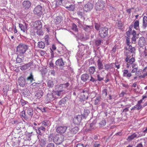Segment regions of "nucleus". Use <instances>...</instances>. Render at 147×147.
<instances>
[{"instance_id": "obj_1", "label": "nucleus", "mask_w": 147, "mask_h": 147, "mask_svg": "<svg viewBox=\"0 0 147 147\" xmlns=\"http://www.w3.org/2000/svg\"><path fill=\"white\" fill-rule=\"evenodd\" d=\"M131 53H130V52L129 51H126L125 53V55L126 57L125 60L127 62L126 66L128 68H130L131 66H132L133 65L136 64L135 63H134L135 61V59L134 57H132L130 59L131 57Z\"/></svg>"}, {"instance_id": "obj_2", "label": "nucleus", "mask_w": 147, "mask_h": 147, "mask_svg": "<svg viewBox=\"0 0 147 147\" xmlns=\"http://www.w3.org/2000/svg\"><path fill=\"white\" fill-rule=\"evenodd\" d=\"M27 49L28 46L26 45L20 44L17 47V52L18 55L23 56Z\"/></svg>"}, {"instance_id": "obj_3", "label": "nucleus", "mask_w": 147, "mask_h": 147, "mask_svg": "<svg viewBox=\"0 0 147 147\" xmlns=\"http://www.w3.org/2000/svg\"><path fill=\"white\" fill-rule=\"evenodd\" d=\"M64 138V137L63 135L57 134L53 138V141L56 144H59L63 141Z\"/></svg>"}, {"instance_id": "obj_4", "label": "nucleus", "mask_w": 147, "mask_h": 147, "mask_svg": "<svg viewBox=\"0 0 147 147\" xmlns=\"http://www.w3.org/2000/svg\"><path fill=\"white\" fill-rule=\"evenodd\" d=\"M108 29L106 27L100 28L99 31V35L101 38H104L108 34Z\"/></svg>"}, {"instance_id": "obj_5", "label": "nucleus", "mask_w": 147, "mask_h": 147, "mask_svg": "<svg viewBox=\"0 0 147 147\" xmlns=\"http://www.w3.org/2000/svg\"><path fill=\"white\" fill-rule=\"evenodd\" d=\"M81 93L83 94L82 95L80 98V101L82 102L88 99L89 95V92L87 88H85L82 90L81 92Z\"/></svg>"}, {"instance_id": "obj_6", "label": "nucleus", "mask_w": 147, "mask_h": 147, "mask_svg": "<svg viewBox=\"0 0 147 147\" xmlns=\"http://www.w3.org/2000/svg\"><path fill=\"white\" fill-rule=\"evenodd\" d=\"M134 24L131 25L129 27V30L127 32V34H130L131 32L132 31V28H134L136 30H138L139 28V22L138 20H136L134 21L133 23Z\"/></svg>"}, {"instance_id": "obj_7", "label": "nucleus", "mask_w": 147, "mask_h": 147, "mask_svg": "<svg viewBox=\"0 0 147 147\" xmlns=\"http://www.w3.org/2000/svg\"><path fill=\"white\" fill-rule=\"evenodd\" d=\"M42 7L40 5H38L34 8L33 12L34 14L39 17L41 16L42 13Z\"/></svg>"}, {"instance_id": "obj_8", "label": "nucleus", "mask_w": 147, "mask_h": 147, "mask_svg": "<svg viewBox=\"0 0 147 147\" xmlns=\"http://www.w3.org/2000/svg\"><path fill=\"white\" fill-rule=\"evenodd\" d=\"M147 98V96L146 95H143L142 96V99L138 101L137 104L136 105L137 110H139L142 109L143 107L141 104L143 102V100Z\"/></svg>"}, {"instance_id": "obj_9", "label": "nucleus", "mask_w": 147, "mask_h": 147, "mask_svg": "<svg viewBox=\"0 0 147 147\" xmlns=\"http://www.w3.org/2000/svg\"><path fill=\"white\" fill-rule=\"evenodd\" d=\"M24 109L25 110L27 109V116L28 117V118H31L33 114V109L31 108L28 105L27 107H24Z\"/></svg>"}, {"instance_id": "obj_10", "label": "nucleus", "mask_w": 147, "mask_h": 147, "mask_svg": "<svg viewBox=\"0 0 147 147\" xmlns=\"http://www.w3.org/2000/svg\"><path fill=\"white\" fill-rule=\"evenodd\" d=\"M126 42L127 45L129 46L127 51H129L130 52V53H133L135 51V49L134 47H133L130 45L131 42H130V39L129 37H127V38Z\"/></svg>"}, {"instance_id": "obj_11", "label": "nucleus", "mask_w": 147, "mask_h": 147, "mask_svg": "<svg viewBox=\"0 0 147 147\" xmlns=\"http://www.w3.org/2000/svg\"><path fill=\"white\" fill-rule=\"evenodd\" d=\"M67 129V127L65 126H61L58 127L56 129L57 132L60 134L65 133Z\"/></svg>"}, {"instance_id": "obj_12", "label": "nucleus", "mask_w": 147, "mask_h": 147, "mask_svg": "<svg viewBox=\"0 0 147 147\" xmlns=\"http://www.w3.org/2000/svg\"><path fill=\"white\" fill-rule=\"evenodd\" d=\"M93 7V4L88 3L84 5V11L87 12L91 10Z\"/></svg>"}, {"instance_id": "obj_13", "label": "nucleus", "mask_w": 147, "mask_h": 147, "mask_svg": "<svg viewBox=\"0 0 147 147\" xmlns=\"http://www.w3.org/2000/svg\"><path fill=\"white\" fill-rule=\"evenodd\" d=\"M34 27L37 30H40L42 27V24L40 20L36 21L33 23Z\"/></svg>"}, {"instance_id": "obj_14", "label": "nucleus", "mask_w": 147, "mask_h": 147, "mask_svg": "<svg viewBox=\"0 0 147 147\" xmlns=\"http://www.w3.org/2000/svg\"><path fill=\"white\" fill-rule=\"evenodd\" d=\"M146 44V40L144 37H140L138 40V44L140 47H143Z\"/></svg>"}, {"instance_id": "obj_15", "label": "nucleus", "mask_w": 147, "mask_h": 147, "mask_svg": "<svg viewBox=\"0 0 147 147\" xmlns=\"http://www.w3.org/2000/svg\"><path fill=\"white\" fill-rule=\"evenodd\" d=\"M82 119V117L80 115H78L74 118L73 120L74 123L78 125L81 122Z\"/></svg>"}, {"instance_id": "obj_16", "label": "nucleus", "mask_w": 147, "mask_h": 147, "mask_svg": "<svg viewBox=\"0 0 147 147\" xmlns=\"http://www.w3.org/2000/svg\"><path fill=\"white\" fill-rule=\"evenodd\" d=\"M22 5L24 9H28L30 7L31 3L29 1H25L23 2Z\"/></svg>"}, {"instance_id": "obj_17", "label": "nucleus", "mask_w": 147, "mask_h": 147, "mask_svg": "<svg viewBox=\"0 0 147 147\" xmlns=\"http://www.w3.org/2000/svg\"><path fill=\"white\" fill-rule=\"evenodd\" d=\"M69 84L67 82L65 84H60L58 87V89L63 90L65 89H67V87L69 86Z\"/></svg>"}, {"instance_id": "obj_18", "label": "nucleus", "mask_w": 147, "mask_h": 147, "mask_svg": "<svg viewBox=\"0 0 147 147\" xmlns=\"http://www.w3.org/2000/svg\"><path fill=\"white\" fill-rule=\"evenodd\" d=\"M140 136H138V135L136 133H134L131 135L129 136L128 137L127 140L128 141H130L136 138H138Z\"/></svg>"}, {"instance_id": "obj_19", "label": "nucleus", "mask_w": 147, "mask_h": 147, "mask_svg": "<svg viewBox=\"0 0 147 147\" xmlns=\"http://www.w3.org/2000/svg\"><path fill=\"white\" fill-rule=\"evenodd\" d=\"M18 82L20 86L24 87L25 84V80L22 77H20L18 80Z\"/></svg>"}, {"instance_id": "obj_20", "label": "nucleus", "mask_w": 147, "mask_h": 147, "mask_svg": "<svg viewBox=\"0 0 147 147\" xmlns=\"http://www.w3.org/2000/svg\"><path fill=\"white\" fill-rule=\"evenodd\" d=\"M103 5L100 2L97 3L95 6V9L96 11H100L103 9Z\"/></svg>"}, {"instance_id": "obj_21", "label": "nucleus", "mask_w": 147, "mask_h": 147, "mask_svg": "<svg viewBox=\"0 0 147 147\" xmlns=\"http://www.w3.org/2000/svg\"><path fill=\"white\" fill-rule=\"evenodd\" d=\"M64 6L66 8L70 11H74L75 9V5L74 4H71L69 6H67L65 4Z\"/></svg>"}, {"instance_id": "obj_22", "label": "nucleus", "mask_w": 147, "mask_h": 147, "mask_svg": "<svg viewBox=\"0 0 147 147\" xmlns=\"http://www.w3.org/2000/svg\"><path fill=\"white\" fill-rule=\"evenodd\" d=\"M55 64L57 66L61 67L63 66L64 65V63L62 59H57L56 61Z\"/></svg>"}, {"instance_id": "obj_23", "label": "nucleus", "mask_w": 147, "mask_h": 147, "mask_svg": "<svg viewBox=\"0 0 147 147\" xmlns=\"http://www.w3.org/2000/svg\"><path fill=\"white\" fill-rule=\"evenodd\" d=\"M19 27L21 29V30L22 31L24 32H25V31L28 29V25L26 23H25V26H24L22 24H19Z\"/></svg>"}, {"instance_id": "obj_24", "label": "nucleus", "mask_w": 147, "mask_h": 147, "mask_svg": "<svg viewBox=\"0 0 147 147\" xmlns=\"http://www.w3.org/2000/svg\"><path fill=\"white\" fill-rule=\"evenodd\" d=\"M132 75L130 73H129L127 69H124L123 71V76L126 78H129Z\"/></svg>"}, {"instance_id": "obj_25", "label": "nucleus", "mask_w": 147, "mask_h": 147, "mask_svg": "<svg viewBox=\"0 0 147 147\" xmlns=\"http://www.w3.org/2000/svg\"><path fill=\"white\" fill-rule=\"evenodd\" d=\"M43 93L42 90H38L36 92L35 95L38 99H39L42 96Z\"/></svg>"}, {"instance_id": "obj_26", "label": "nucleus", "mask_w": 147, "mask_h": 147, "mask_svg": "<svg viewBox=\"0 0 147 147\" xmlns=\"http://www.w3.org/2000/svg\"><path fill=\"white\" fill-rule=\"evenodd\" d=\"M97 63L98 69L100 70L102 69L103 68V65L100 59L98 60Z\"/></svg>"}, {"instance_id": "obj_27", "label": "nucleus", "mask_w": 147, "mask_h": 147, "mask_svg": "<svg viewBox=\"0 0 147 147\" xmlns=\"http://www.w3.org/2000/svg\"><path fill=\"white\" fill-rule=\"evenodd\" d=\"M62 20V18L60 16H57L55 19L54 22L56 24H59Z\"/></svg>"}, {"instance_id": "obj_28", "label": "nucleus", "mask_w": 147, "mask_h": 147, "mask_svg": "<svg viewBox=\"0 0 147 147\" xmlns=\"http://www.w3.org/2000/svg\"><path fill=\"white\" fill-rule=\"evenodd\" d=\"M89 76L87 74H83L82 75L81 77V78L82 80L84 82L86 81L89 78Z\"/></svg>"}, {"instance_id": "obj_29", "label": "nucleus", "mask_w": 147, "mask_h": 147, "mask_svg": "<svg viewBox=\"0 0 147 147\" xmlns=\"http://www.w3.org/2000/svg\"><path fill=\"white\" fill-rule=\"evenodd\" d=\"M46 130L45 128L43 126H40L38 127V132L39 135L40 136L42 135V133L41 131H42V132H44Z\"/></svg>"}, {"instance_id": "obj_30", "label": "nucleus", "mask_w": 147, "mask_h": 147, "mask_svg": "<svg viewBox=\"0 0 147 147\" xmlns=\"http://www.w3.org/2000/svg\"><path fill=\"white\" fill-rule=\"evenodd\" d=\"M55 5L56 7H59L61 5H63L64 2V0H55Z\"/></svg>"}, {"instance_id": "obj_31", "label": "nucleus", "mask_w": 147, "mask_h": 147, "mask_svg": "<svg viewBox=\"0 0 147 147\" xmlns=\"http://www.w3.org/2000/svg\"><path fill=\"white\" fill-rule=\"evenodd\" d=\"M116 26L119 29L122 30L123 29V24L121 21H118V23L116 24Z\"/></svg>"}, {"instance_id": "obj_32", "label": "nucleus", "mask_w": 147, "mask_h": 147, "mask_svg": "<svg viewBox=\"0 0 147 147\" xmlns=\"http://www.w3.org/2000/svg\"><path fill=\"white\" fill-rule=\"evenodd\" d=\"M79 129V128L78 127H74L71 129L70 131V133L72 134H75L78 132Z\"/></svg>"}, {"instance_id": "obj_33", "label": "nucleus", "mask_w": 147, "mask_h": 147, "mask_svg": "<svg viewBox=\"0 0 147 147\" xmlns=\"http://www.w3.org/2000/svg\"><path fill=\"white\" fill-rule=\"evenodd\" d=\"M101 99V97L98 96L96 97V99L94 100V104L97 105L100 103Z\"/></svg>"}, {"instance_id": "obj_34", "label": "nucleus", "mask_w": 147, "mask_h": 147, "mask_svg": "<svg viewBox=\"0 0 147 147\" xmlns=\"http://www.w3.org/2000/svg\"><path fill=\"white\" fill-rule=\"evenodd\" d=\"M20 115L22 117L26 120L28 119L27 115L26 114L25 111L24 110L23 111L21 112Z\"/></svg>"}, {"instance_id": "obj_35", "label": "nucleus", "mask_w": 147, "mask_h": 147, "mask_svg": "<svg viewBox=\"0 0 147 147\" xmlns=\"http://www.w3.org/2000/svg\"><path fill=\"white\" fill-rule=\"evenodd\" d=\"M30 66V63L25 64L21 66L20 69L22 70H26Z\"/></svg>"}, {"instance_id": "obj_36", "label": "nucleus", "mask_w": 147, "mask_h": 147, "mask_svg": "<svg viewBox=\"0 0 147 147\" xmlns=\"http://www.w3.org/2000/svg\"><path fill=\"white\" fill-rule=\"evenodd\" d=\"M45 46V44L44 42L41 41L40 42H38V47L39 48L41 49H43L44 48Z\"/></svg>"}, {"instance_id": "obj_37", "label": "nucleus", "mask_w": 147, "mask_h": 147, "mask_svg": "<svg viewBox=\"0 0 147 147\" xmlns=\"http://www.w3.org/2000/svg\"><path fill=\"white\" fill-rule=\"evenodd\" d=\"M95 71V67L94 66L90 67L88 69V71L90 74H93Z\"/></svg>"}, {"instance_id": "obj_38", "label": "nucleus", "mask_w": 147, "mask_h": 147, "mask_svg": "<svg viewBox=\"0 0 147 147\" xmlns=\"http://www.w3.org/2000/svg\"><path fill=\"white\" fill-rule=\"evenodd\" d=\"M27 80L30 81L31 82H32L33 80H34V76L32 72L30 73L29 76L27 78Z\"/></svg>"}, {"instance_id": "obj_39", "label": "nucleus", "mask_w": 147, "mask_h": 147, "mask_svg": "<svg viewBox=\"0 0 147 147\" xmlns=\"http://www.w3.org/2000/svg\"><path fill=\"white\" fill-rule=\"evenodd\" d=\"M131 67L133 69L131 71V73H134L138 70V67H137L136 64L133 65Z\"/></svg>"}, {"instance_id": "obj_40", "label": "nucleus", "mask_w": 147, "mask_h": 147, "mask_svg": "<svg viewBox=\"0 0 147 147\" xmlns=\"http://www.w3.org/2000/svg\"><path fill=\"white\" fill-rule=\"evenodd\" d=\"M63 90L59 89V90H57L55 91V94L56 95L60 96L61 95V93L63 92Z\"/></svg>"}, {"instance_id": "obj_41", "label": "nucleus", "mask_w": 147, "mask_h": 147, "mask_svg": "<svg viewBox=\"0 0 147 147\" xmlns=\"http://www.w3.org/2000/svg\"><path fill=\"white\" fill-rule=\"evenodd\" d=\"M47 84L49 88H52L54 85L53 82L51 80L48 81Z\"/></svg>"}, {"instance_id": "obj_42", "label": "nucleus", "mask_w": 147, "mask_h": 147, "mask_svg": "<svg viewBox=\"0 0 147 147\" xmlns=\"http://www.w3.org/2000/svg\"><path fill=\"white\" fill-rule=\"evenodd\" d=\"M143 26L145 27L147 26V18L146 16H144L143 17Z\"/></svg>"}, {"instance_id": "obj_43", "label": "nucleus", "mask_w": 147, "mask_h": 147, "mask_svg": "<svg viewBox=\"0 0 147 147\" xmlns=\"http://www.w3.org/2000/svg\"><path fill=\"white\" fill-rule=\"evenodd\" d=\"M92 28V26H86L84 28V29L86 32H89L91 30Z\"/></svg>"}, {"instance_id": "obj_44", "label": "nucleus", "mask_w": 147, "mask_h": 147, "mask_svg": "<svg viewBox=\"0 0 147 147\" xmlns=\"http://www.w3.org/2000/svg\"><path fill=\"white\" fill-rule=\"evenodd\" d=\"M67 98L65 97L61 99L59 102V104L60 105H62L65 104L67 101Z\"/></svg>"}, {"instance_id": "obj_45", "label": "nucleus", "mask_w": 147, "mask_h": 147, "mask_svg": "<svg viewBox=\"0 0 147 147\" xmlns=\"http://www.w3.org/2000/svg\"><path fill=\"white\" fill-rule=\"evenodd\" d=\"M72 29L75 32H78V29L77 28V26L75 24H73Z\"/></svg>"}, {"instance_id": "obj_46", "label": "nucleus", "mask_w": 147, "mask_h": 147, "mask_svg": "<svg viewBox=\"0 0 147 147\" xmlns=\"http://www.w3.org/2000/svg\"><path fill=\"white\" fill-rule=\"evenodd\" d=\"M20 101L22 106H23L28 103V102L27 101L24 100L23 99H21Z\"/></svg>"}, {"instance_id": "obj_47", "label": "nucleus", "mask_w": 147, "mask_h": 147, "mask_svg": "<svg viewBox=\"0 0 147 147\" xmlns=\"http://www.w3.org/2000/svg\"><path fill=\"white\" fill-rule=\"evenodd\" d=\"M112 64H106L105 65V69L106 70H108L111 67Z\"/></svg>"}, {"instance_id": "obj_48", "label": "nucleus", "mask_w": 147, "mask_h": 147, "mask_svg": "<svg viewBox=\"0 0 147 147\" xmlns=\"http://www.w3.org/2000/svg\"><path fill=\"white\" fill-rule=\"evenodd\" d=\"M16 62L18 63H20L23 61L22 59L19 57V55L18 56L16 59Z\"/></svg>"}, {"instance_id": "obj_49", "label": "nucleus", "mask_w": 147, "mask_h": 147, "mask_svg": "<svg viewBox=\"0 0 147 147\" xmlns=\"http://www.w3.org/2000/svg\"><path fill=\"white\" fill-rule=\"evenodd\" d=\"M97 80L99 81H101L102 80H103L104 77L102 76H101L99 74H98L97 75Z\"/></svg>"}, {"instance_id": "obj_50", "label": "nucleus", "mask_w": 147, "mask_h": 147, "mask_svg": "<svg viewBox=\"0 0 147 147\" xmlns=\"http://www.w3.org/2000/svg\"><path fill=\"white\" fill-rule=\"evenodd\" d=\"M42 124L45 126H46L49 124V121L47 120H44L42 122Z\"/></svg>"}, {"instance_id": "obj_51", "label": "nucleus", "mask_w": 147, "mask_h": 147, "mask_svg": "<svg viewBox=\"0 0 147 147\" xmlns=\"http://www.w3.org/2000/svg\"><path fill=\"white\" fill-rule=\"evenodd\" d=\"M7 90L6 88H3V96H7Z\"/></svg>"}, {"instance_id": "obj_52", "label": "nucleus", "mask_w": 147, "mask_h": 147, "mask_svg": "<svg viewBox=\"0 0 147 147\" xmlns=\"http://www.w3.org/2000/svg\"><path fill=\"white\" fill-rule=\"evenodd\" d=\"M136 36H133L131 38L132 42L133 43H135L136 40Z\"/></svg>"}, {"instance_id": "obj_53", "label": "nucleus", "mask_w": 147, "mask_h": 147, "mask_svg": "<svg viewBox=\"0 0 147 147\" xmlns=\"http://www.w3.org/2000/svg\"><path fill=\"white\" fill-rule=\"evenodd\" d=\"M100 144L98 143L97 141H95L93 147H99L100 146Z\"/></svg>"}, {"instance_id": "obj_54", "label": "nucleus", "mask_w": 147, "mask_h": 147, "mask_svg": "<svg viewBox=\"0 0 147 147\" xmlns=\"http://www.w3.org/2000/svg\"><path fill=\"white\" fill-rule=\"evenodd\" d=\"M101 41L100 39H98L95 41V43L96 45L98 46L101 43Z\"/></svg>"}, {"instance_id": "obj_55", "label": "nucleus", "mask_w": 147, "mask_h": 147, "mask_svg": "<svg viewBox=\"0 0 147 147\" xmlns=\"http://www.w3.org/2000/svg\"><path fill=\"white\" fill-rule=\"evenodd\" d=\"M102 93L103 94H104L105 96H107V89L106 88L104 89L102 91Z\"/></svg>"}, {"instance_id": "obj_56", "label": "nucleus", "mask_w": 147, "mask_h": 147, "mask_svg": "<svg viewBox=\"0 0 147 147\" xmlns=\"http://www.w3.org/2000/svg\"><path fill=\"white\" fill-rule=\"evenodd\" d=\"M46 147H54V144L53 143H50L47 145Z\"/></svg>"}, {"instance_id": "obj_57", "label": "nucleus", "mask_w": 147, "mask_h": 147, "mask_svg": "<svg viewBox=\"0 0 147 147\" xmlns=\"http://www.w3.org/2000/svg\"><path fill=\"white\" fill-rule=\"evenodd\" d=\"M144 57L145 58H147V50L145 48L143 52Z\"/></svg>"}, {"instance_id": "obj_58", "label": "nucleus", "mask_w": 147, "mask_h": 147, "mask_svg": "<svg viewBox=\"0 0 147 147\" xmlns=\"http://www.w3.org/2000/svg\"><path fill=\"white\" fill-rule=\"evenodd\" d=\"M143 134H142L140 136H144L145 135V134L146 133H147V127L146 128V129L142 131Z\"/></svg>"}, {"instance_id": "obj_59", "label": "nucleus", "mask_w": 147, "mask_h": 147, "mask_svg": "<svg viewBox=\"0 0 147 147\" xmlns=\"http://www.w3.org/2000/svg\"><path fill=\"white\" fill-rule=\"evenodd\" d=\"M128 107H127L125 108L123 110V112H126L129 111V107L130 106L128 105Z\"/></svg>"}, {"instance_id": "obj_60", "label": "nucleus", "mask_w": 147, "mask_h": 147, "mask_svg": "<svg viewBox=\"0 0 147 147\" xmlns=\"http://www.w3.org/2000/svg\"><path fill=\"white\" fill-rule=\"evenodd\" d=\"M134 8L133 7H132L131 8L128 9L126 10V11L127 13H128V14H130L131 13V9H134Z\"/></svg>"}, {"instance_id": "obj_61", "label": "nucleus", "mask_w": 147, "mask_h": 147, "mask_svg": "<svg viewBox=\"0 0 147 147\" xmlns=\"http://www.w3.org/2000/svg\"><path fill=\"white\" fill-rule=\"evenodd\" d=\"M45 41L48 44V38H49V36L48 35H46L45 37Z\"/></svg>"}, {"instance_id": "obj_62", "label": "nucleus", "mask_w": 147, "mask_h": 147, "mask_svg": "<svg viewBox=\"0 0 147 147\" xmlns=\"http://www.w3.org/2000/svg\"><path fill=\"white\" fill-rule=\"evenodd\" d=\"M48 97L49 98V100H51L53 98V95L52 94H49L48 96Z\"/></svg>"}, {"instance_id": "obj_63", "label": "nucleus", "mask_w": 147, "mask_h": 147, "mask_svg": "<svg viewBox=\"0 0 147 147\" xmlns=\"http://www.w3.org/2000/svg\"><path fill=\"white\" fill-rule=\"evenodd\" d=\"M11 123L13 124H18V121L17 120L13 121H11Z\"/></svg>"}, {"instance_id": "obj_64", "label": "nucleus", "mask_w": 147, "mask_h": 147, "mask_svg": "<svg viewBox=\"0 0 147 147\" xmlns=\"http://www.w3.org/2000/svg\"><path fill=\"white\" fill-rule=\"evenodd\" d=\"M46 144V143L45 141L43 140L42 141H41L40 144V145L42 146H43L45 145V144Z\"/></svg>"}]
</instances>
